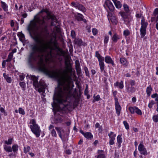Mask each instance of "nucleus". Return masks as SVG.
I'll return each mask as SVG.
<instances>
[{
	"label": "nucleus",
	"instance_id": "2f4dec72",
	"mask_svg": "<svg viewBox=\"0 0 158 158\" xmlns=\"http://www.w3.org/2000/svg\"><path fill=\"white\" fill-rule=\"evenodd\" d=\"M110 139H115L116 136V134L114 133L113 132L110 131L108 134Z\"/></svg>",
	"mask_w": 158,
	"mask_h": 158
},
{
	"label": "nucleus",
	"instance_id": "37998d69",
	"mask_svg": "<svg viewBox=\"0 0 158 158\" xmlns=\"http://www.w3.org/2000/svg\"><path fill=\"white\" fill-rule=\"evenodd\" d=\"M19 114L22 115H24L25 114L24 110L22 108H19Z\"/></svg>",
	"mask_w": 158,
	"mask_h": 158
},
{
	"label": "nucleus",
	"instance_id": "423d86ee",
	"mask_svg": "<svg viewBox=\"0 0 158 158\" xmlns=\"http://www.w3.org/2000/svg\"><path fill=\"white\" fill-rule=\"evenodd\" d=\"M118 14L120 15L122 19L125 22L128 21V19H129L130 14L124 11H120Z\"/></svg>",
	"mask_w": 158,
	"mask_h": 158
},
{
	"label": "nucleus",
	"instance_id": "0e129e2a",
	"mask_svg": "<svg viewBox=\"0 0 158 158\" xmlns=\"http://www.w3.org/2000/svg\"><path fill=\"white\" fill-rule=\"evenodd\" d=\"M100 126V124L98 123H96L95 125V127L96 128H98Z\"/></svg>",
	"mask_w": 158,
	"mask_h": 158
},
{
	"label": "nucleus",
	"instance_id": "72a5a7b5",
	"mask_svg": "<svg viewBox=\"0 0 158 158\" xmlns=\"http://www.w3.org/2000/svg\"><path fill=\"white\" fill-rule=\"evenodd\" d=\"M136 107H130L129 108V110L130 112L132 114L134 113L135 112V109L136 108Z\"/></svg>",
	"mask_w": 158,
	"mask_h": 158
},
{
	"label": "nucleus",
	"instance_id": "c756f323",
	"mask_svg": "<svg viewBox=\"0 0 158 158\" xmlns=\"http://www.w3.org/2000/svg\"><path fill=\"white\" fill-rule=\"evenodd\" d=\"M95 56L98 58V61L104 59V58L100 55L98 51H96L95 52Z\"/></svg>",
	"mask_w": 158,
	"mask_h": 158
},
{
	"label": "nucleus",
	"instance_id": "aec40b11",
	"mask_svg": "<svg viewBox=\"0 0 158 158\" xmlns=\"http://www.w3.org/2000/svg\"><path fill=\"white\" fill-rule=\"evenodd\" d=\"M74 17L75 19L78 21H81L82 20V18H83V15L80 13H77V15H75Z\"/></svg>",
	"mask_w": 158,
	"mask_h": 158
},
{
	"label": "nucleus",
	"instance_id": "ddd939ff",
	"mask_svg": "<svg viewBox=\"0 0 158 158\" xmlns=\"http://www.w3.org/2000/svg\"><path fill=\"white\" fill-rule=\"evenodd\" d=\"M105 60L106 63L111 64L113 65H114V62L110 56H106L105 58Z\"/></svg>",
	"mask_w": 158,
	"mask_h": 158
},
{
	"label": "nucleus",
	"instance_id": "a19ab883",
	"mask_svg": "<svg viewBox=\"0 0 158 158\" xmlns=\"http://www.w3.org/2000/svg\"><path fill=\"white\" fill-rule=\"evenodd\" d=\"M19 85L20 86L23 88V90H25V83L24 82H20L19 83Z\"/></svg>",
	"mask_w": 158,
	"mask_h": 158
},
{
	"label": "nucleus",
	"instance_id": "1a4fd4ad",
	"mask_svg": "<svg viewBox=\"0 0 158 158\" xmlns=\"http://www.w3.org/2000/svg\"><path fill=\"white\" fill-rule=\"evenodd\" d=\"M105 4L108 7L110 10L111 11H114V7L112 2L109 0H107L105 2Z\"/></svg>",
	"mask_w": 158,
	"mask_h": 158
},
{
	"label": "nucleus",
	"instance_id": "c03bdc74",
	"mask_svg": "<svg viewBox=\"0 0 158 158\" xmlns=\"http://www.w3.org/2000/svg\"><path fill=\"white\" fill-rule=\"evenodd\" d=\"M123 123L126 129L127 130L128 129H129V126L127 122L126 121H124L123 122Z\"/></svg>",
	"mask_w": 158,
	"mask_h": 158
},
{
	"label": "nucleus",
	"instance_id": "052dcab7",
	"mask_svg": "<svg viewBox=\"0 0 158 158\" xmlns=\"http://www.w3.org/2000/svg\"><path fill=\"white\" fill-rule=\"evenodd\" d=\"M84 93L85 95H88V89H85L84 91Z\"/></svg>",
	"mask_w": 158,
	"mask_h": 158
},
{
	"label": "nucleus",
	"instance_id": "9d476101",
	"mask_svg": "<svg viewBox=\"0 0 158 158\" xmlns=\"http://www.w3.org/2000/svg\"><path fill=\"white\" fill-rule=\"evenodd\" d=\"M108 15L109 17H108V19H110L111 21L115 24H116L117 22V20L114 15H113L112 13H109Z\"/></svg>",
	"mask_w": 158,
	"mask_h": 158
},
{
	"label": "nucleus",
	"instance_id": "c9c22d12",
	"mask_svg": "<svg viewBox=\"0 0 158 158\" xmlns=\"http://www.w3.org/2000/svg\"><path fill=\"white\" fill-rule=\"evenodd\" d=\"M151 97L152 98H155V101L156 102V103H158V94L155 93L152 94Z\"/></svg>",
	"mask_w": 158,
	"mask_h": 158
},
{
	"label": "nucleus",
	"instance_id": "13d9d810",
	"mask_svg": "<svg viewBox=\"0 0 158 158\" xmlns=\"http://www.w3.org/2000/svg\"><path fill=\"white\" fill-rule=\"evenodd\" d=\"M6 64V62L4 60H3L2 63V65L3 68L5 67Z\"/></svg>",
	"mask_w": 158,
	"mask_h": 158
},
{
	"label": "nucleus",
	"instance_id": "a878e982",
	"mask_svg": "<svg viewBox=\"0 0 158 158\" xmlns=\"http://www.w3.org/2000/svg\"><path fill=\"white\" fill-rule=\"evenodd\" d=\"M123 7L125 11L124 12L130 14L131 13L130 12L129 6L127 4H124L123 5Z\"/></svg>",
	"mask_w": 158,
	"mask_h": 158
},
{
	"label": "nucleus",
	"instance_id": "bb28decb",
	"mask_svg": "<svg viewBox=\"0 0 158 158\" xmlns=\"http://www.w3.org/2000/svg\"><path fill=\"white\" fill-rule=\"evenodd\" d=\"M19 38L20 40L22 42H23L25 40L24 35L21 32L19 33L18 35Z\"/></svg>",
	"mask_w": 158,
	"mask_h": 158
},
{
	"label": "nucleus",
	"instance_id": "9b49d317",
	"mask_svg": "<svg viewBox=\"0 0 158 158\" xmlns=\"http://www.w3.org/2000/svg\"><path fill=\"white\" fill-rule=\"evenodd\" d=\"M74 42L75 44H77L79 46H85L86 45V44L84 42L82 41L81 39H75Z\"/></svg>",
	"mask_w": 158,
	"mask_h": 158
},
{
	"label": "nucleus",
	"instance_id": "cd10ccee",
	"mask_svg": "<svg viewBox=\"0 0 158 158\" xmlns=\"http://www.w3.org/2000/svg\"><path fill=\"white\" fill-rule=\"evenodd\" d=\"M119 39L118 35L116 34H115L112 38V40L113 42L116 43L118 40Z\"/></svg>",
	"mask_w": 158,
	"mask_h": 158
},
{
	"label": "nucleus",
	"instance_id": "de8ad7c7",
	"mask_svg": "<svg viewBox=\"0 0 158 158\" xmlns=\"http://www.w3.org/2000/svg\"><path fill=\"white\" fill-rule=\"evenodd\" d=\"M93 35H95L97 33L98 30L96 28H93L92 31Z\"/></svg>",
	"mask_w": 158,
	"mask_h": 158
},
{
	"label": "nucleus",
	"instance_id": "f704fd0d",
	"mask_svg": "<svg viewBox=\"0 0 158 158\" xmlns=\"http://www.w3.org/2000/svg\"><path fill=\"white\" fill-rule=\"evenodd\" d=\"M94 99L93 101V102H94L96 101H98L100 99V98L99 95H97L96 96H95V95H94Z\"/></svg>",
	"mask_w": 158,
	"mask_h": 158
},
{
	"label": "nucleus",
	"instance_id": "f8f14e48",
	"mask_svg": "<svg viewBox=\"0 0 158 158\" xmlns=\"http://www.w3.org/2000/svg\"><path fill=\"white\" fill-rule=\"evenodd\" d=\"M49 129L50 131V132L52 136L56 137L57 135L56 131L54 129V126L52 125H50L49 127Z\"/></svg>",
	"mask_w": 158,
	"mask_h": 158
},
{
	"label": "nucleus",
	"instance_id": "6e6552de",
	"mask_svg": "<svg viewBox=\"0 0 158 158\" xmlns=\"http://www.w3.org/2000/svg\"><path fill=\"white\" fill-rule=\"evenodd\" d=\"M115 105L116 113L118 116H119L120 114L121 107L119 105L118 101H117V99L116 98L115 99Z\"/></svg>",
	"mask_w": 158,
	"mask_h": 158
},
{
	"label": "nucleus",
	"instance_id": "3c124183",
	"mask_svg": "<svg viewBox=\"0 0 158 158\" xmlns=\"http://www.w3.org/2000/svg\"><path fill=\"white\" fill-rule=\"evenodd\" d=\"M84 69L86 75L87 76L89 77V73L87 68V67H85V68Z\"/></svg>",
	"mask_w": 158,
	"mask_h": 158
},
{
	"label": "nucleus",
	"instance_id": "412c9836",
	"mask_svg": "<svg viewBox=\"0 0 158 158\" xmlns=\"http://www.w3.org/2000/svg\"><path fill=\"white\" fill-rule=\"evenodd\" d=\"M117 142L118 144V146L119 148H120L121 146V144L123 142V139L121 137V135H118L117 138Z\"/></svg>",
	"mask_w": 158,
	"mask_h": 158
},
{
	"label": "nucleus",
	"instance_id": "8fccbe9b",
	"mask_svg": "<svg viewBox=\"0 0 158 158\" xmlns=\"http://www.w3.org/2000/svg\"><path fill=\"white\" fill-rule=\"evenodd\" d=\"M109 39V37L108 36H106L105 37L104 40V43L105 44H106L107 43L108 40Z\"/></svg>",
	"mask_w": 158,
	"mask_h": 158
},
{
	"label": "nucleus",
	"instance_id": "39448f33",
	"mask_svg": "<svg viewBox=\"0 0 158 158\" xmlns=\"http://www.w3.org/2000/svg\"><path fill=\"white\" fill-rule=\"evenodd\" d=\"M138 149L140 154L144 155H147V150L143 144H140L139 145Z\"/></svg>",
	"mask_w": 158,
	"mask_h": 158
},
{
	"label": "nucleus",
	"instance_id": "680f3d73",
	"mask_svg": "<svg viewBox=\"0 0 158 158\" xmlns=\"http://www.w3.org/2000/svg\"><path fill=\"white\" fill-rule=\"evenodd\" d=\"M66 153L67 154H71V151L70 150H68L66 151Z\"/></svg>",
	"mask_w": 158,
	"mask_h": 158
},
{
	"label": "nucleus",
	"instance_id": "e2e57ef3",
	"mask_svg": "<svg viewBox=\"0 0 158 158\" xmlns=\"http://www.w3.org/2000/svg\"><path fill=\"white\" fill-rule=\"evenodd\" d=\"M154 13L155 14H158V8H156L154 11Z\"/></svg>",
	"mask_w": 158,
	"mask_h": 158
},
{
	"label": "nucleus",
	"instance_id": "a18cd8bd",
	"mask_svg": "<svg viewBox=\"0 0 158 158\" xmlns=\"http://www.w3.org/2000/svg\"><path fill=\"white\" fill-rule=\"evenodd\" d=\"M71 36L73 38H74L76 36V34L75 31L72 30L71 31Z\"/></svg>",
	"mask_w": 158,
	"mask_h": 158
},
{
	"label": "nucleus",
	"instance_id": "b1692460",
	"mask_svg": "<svg viewBox=\"0 0 158 158\" xmlns=\"http://www.w3.org/2000/svg\"><path fill=\"white\" fill-rule=\"evenodd\" d=\"M146 28H141L140 29V35L142 37H144L146 33Z\"/></svg>",
	"mask_w": 158,
	"mask_h": 158
},
{
	"label": "nucleus",
	"instance_id": "c85d7f7f",
	"mask_svg": "<svg viewBox=\"0 0 158 158\" xmlns=\"http://www.w3.org/2000/svg\"><path fill=\"white\" fill-rule=\"evenodd\" d=\"M116 7L117 8H120L122 7V4L119 1H117L114 2Z\"/></svg>",
	"mask_w": 158,
	"mask_h": 158
},
{
	"label": "nucleus",
	"instance_id": "49530a36",
	"mask_svg": "<svg viewBox=\"0 0 158 158\" xmlns=\"http://www.w3.org/2000/svg\"><path fill=\"white\" fill-rule=\"evenodd\" d=\"M123 34L125 36H127L130 34V32L128 30H126L124 31Z\"/></svg>",
	"mask_w": 158,
	"mask_h": 158
},
{
	"label": "nucleus",
	"instance_id": "7c9ffc66",
	"mask_svg": "<svg viewBox=\"0 0 158 158\" xmlns=\"http://www.w3.org/2000/svg\"><path fill=\"white\" fill-rule=\"evenodd\" d=\"M55 129L56 130L57 133L58 134L60 137L61 139H62V135L61 133V129L60 127H55Z\"/></svg>",
	"mask_w": 158,
	"mask_h": 158
},
{
	"label": "nucleus",
	"instance_id": "f03ea898",
	"mask_svg": "<svg viewBox=\"0 0 158 158\" xmlns=\"http://www.w3.org/2000/svg\"><path fill=\"white\" fill-rule=\"evenodd\" d=\"M26 77L27 78H29L33 81V85L35 88H38V91L39 92L44 93V92L45 86L44 82L40 81L38 83V78L35 76L27 75Z\"/></svg>",
	"mask_w": 158,
	"mask_h": 158
},
{
	"label": "nucleus",
	"instance_id": "393cba45",
	"mask_svg": "<svg viewBox=\"0 0 158 158\" xmlns=\"http://www.w3.org/2000/svg\"><path fill=\"white\" fill-rule=\"evenodd\" d=\"M152 90V89L151 85H150L147 88L146 92L148 96H149L150 95Z\"/></svg>",
	"mask_w": 158,
	"mask_h": 158
},
{
	"label": "nucleus",
	"instance_id": "603ef678",
	"mask_svg": "<svg viewBox=\"0 0 158 158\" xmlns=\"http://www.w3.org/2000/svg\"><path fill=\"white\" fill-rule=\"evenodd\" d=\"M13 56V54L12 52L10 53L8 56V58L11 60Z\"/></svg>",
	"mask_w": 158,
	"mask_h": 158
},
{
	"label": "nucleus",
	"instance_id": "4d7b16f0",
	"mask_svg": "<svg viewBox=\"0 0 158 158\" xmlns=\"http://www.w3.org/2000/svg\"><path fill=\"white\" fill-rule=\"evenodd\" d=\"M135 81L132 80H131L130 82V84L131 86H134L135 84Z\"/></svg>",
	"mask_w": 158,
	"mask_h": 158
},
{
	"label": "nucleus",
	"instance_id": "7ed1b4c3",
	"mask_svg": "<svg viewBox=\"0 0 158 158\" xmlns=\"http://www.w3.org/2000/svg\"><path fill=\"white\" fill-rule=\"evenodd\" d=\"M31 124L30 127L32 132L36 135L37 137H38L40 135L41 130L39 127L36 124L34 119L31 120L29 122Z\"/></svg>",
	"mask_w": 158,
	"mask_h": 158
},
{
	"label": "nucleus",
	"instance_id": "f3484780",
	"mask_svg": "<svg viewBox=\"0 0 158 158\" xmlns=\"http://www.w3.org/2000/svg\"><path fill=\"white\" fill-rule=\"evenodd\" d=\"M148 24V23L147 22L145 21L144 19L143 18L142 19L141 22V27L146 28Z\"/></svg>",
	"mask_w": 158,
	"mask_h": 158
},
{
	"label": "nucleus",
	"instance_id": "4468645a",
	"mask_svg": "<svg viewBox=\"0 0 158 158\" xmlns=\"http://www.w3.org/2000/svg\"><path fill=\"white\" fill-rule=\"evenodd\" d=\"M121 63L123 64L125 67H127L128 65V62L127 60L124 58H121L120 59Z\"/></svg>",
	"mask_w": 158,
	"mask_h": 158
},
{
	"label": "nucleus",
	"instance_id": "f257e3e1",
	"mask_svg": "<svg viewBox=\"0 0 158 158\" xmlns=\"http://www.w3.org/2000/svg\"><path fill=\"white\" fill-rule=\"evenodd\" d=\"M43 12L47 13L48 19H51V25L55 26L56 32L60 31L56 26L58 22L55 16L50 14L47 9H42L35 16L34 19L30 22L27 27L30 36L36 43L31 46V52L28 56L29 61L31 63H37L39 70L49 77L57 78L58 83H71L72 80L71 76L73 71L71 66L67 64L59 75L56 71L48 70L44 61V58L47 61L53 57L52 51L54 50V48L52 44L56 47V36H54V41L52 38L49 39L50 36L48 23L44 21V17L40 15Z\"/></svg>",
	"mask_w": 158,
	"mask_h": 158
},
{
	"label": "nucleus",
	"instance_id": "dca6fc26",
	"mask_svg": "<svg viewBox=\"0 0 158 158\" xmlns=\"http://www.w3.org/2000/svg\"><path fill=\"white\" fill-rule=\"evenodd\" d=\"M104 59L98 61L99 65L101 72H102L104 69L105 64L104 62Z\"/></svg>",
	"mask_w": 158,
	"mask_h": 158
},
{
	"label": "nucleus",
	"instance_id": "09e8293b",
	"mask_svg": "<svg viewBox=\"0 0 158 158\" xmlns=\"http://www.w3.org/2000/svg\"><path fill=\"white\" fill-rule=\"evenodd\" d=\"M115 139H110L109 144L110 145H112L114 143V141Z\"/></svg>",
	"mask_w": 158,
	"mask_h": 158
},
{
	"label": "nucleus",
	"instance_id": "2eb2a0df",
	"mask_svg": "<svg viewBox=\"0 0 158 158\" xmlns=\"http://www.w3.org/2000/svg\"><path fill=\"white\" fill-rule=\"evenodd\" d=\"M123 82L121 81L120 82L116 81L114 84L115 86L118 87L120 89H123L124 87Z\"/></svg>",
	"mask_w": 158,
	"mask_h": 158
},
{
	"label": "nucleus",
	"instance_id": "4be33fe9",
	"mask_svg": "<svg viewBox=\"0 0 158 158\" xmlns=\"http://www.w3.org/2000/svg\"><path fill=\"white\" fill-rule=\"evenodd\" d=\"M103 152V150H98V152L99 154L97 156V158H106V156L104 154H101V153Z\"/></svg>",
	"mask_w": 158,
	"mask_h": 158
},
{
	"label": "nucleus",
	"instance_id": "473e14b6",
	"mask_svg": "<svg viewBox=\"0 0 158 158\" xmlns=\"http://www.w3.org/2000/svg\"><path fill=\"white\" fill-rule=\"evenodd\" d=\"M18 148L19 146L18 145L16 144L13 145L12 148V151L14 152H17L18 150Z\"/></svg>",
	"mask_w": 158,
	"mask_h": 158
},
{
	"label": "nucleus",
	"instance_id": "a211bd4d",
	"mask_svg": "<svg viewBox=\"0 0 158 158\" xmlns=\"http://www.w3.org/2000/svg\"><path fill=\"white\" fill-rule=\"evenodd\" d=\"M3 77L6 81L9 83H11L12 81L11 78L9 76L8 74H6V73L3 74Z\"/></svg>",
	"mask_w": 158,
	"mask_h": 158
},
{
	"label": "nucleus",
	"instance_id": "864d4df0",
	"mask_svg": "<svg viewBox=\"0 0 158 158\" xmlns=\"http://www.w3.org/2000/svg\"><path fill=\"white\" fill-rule=\"evenodd\" d=\"M19 79H20V80L22 81H23L24 80V77H25L24 75H20L19 76Z\"/></svg>",
	"mask_w": 158,
	"mask_h": 158
},
{
	"label": "nucleus",
	"instance_id": "ea45409f",
	"mask_svg": "<svg viewBox=\"0 0 158 158\" xmlns=\"http://www.w3.org/2000/svg\"><path fill=\"white\" fill-rule=\"evenodd\" d=\"M152 119L153 121L156 123L158 122V114L157 115H154L153 116Z\"/></svg>",
	"mask_w": 158,
	"mask_h": 158
},
{
	"label": "nucleus",
	"instance_id": "5fc2aeb1",
	"mask_svg": "<svg viewBox=\"0 0 158 158\" xmlns=\"http://www.w3.org/2000/svg\"><path fill=\"white\" fill-rule=\"evenodd\" d=\"M86 28L88 32H91L90 28L91 27L90 26H87L86 27Z\"/></svg>",
	"mask_w": 158,
	"mask_h": 158
},
{
	"label": "nucleus",
	"instance_id": "338daca9",
	"mask_svg": "<svg viewBox=\"0 0 158 158\" xmlns=\"http://www.w3.org/2000/svg\"><path fill=\"white\" fill-rule=\"evenodd\" d=\"M22 16L23 18H25L27 16V14L26 13H24L22 15Z\"/></svg>",
	"mask_w": 158,
	"mask_h": 158
},
{
	"label": "nucleus",
	"instance_id": "5701e85b",
	"mask_svg": "<svg viewBox=\"0 0 158 158\" xmlns=\"http://www.w3.org/2000/svg\"><path fill=\"white\" fill-rule=\"evenodd\" d=\"M3 148L5 151L7 152H10L12 151V148L10 146L5 145L4 146Z\"/></svg>",
	"mask_w": 158,
	"mask_h": 158
},
{
	"label": "nucleus",
	"instance_id": "6e6d98bb",
	"mask_svg": "<svg viewBox=\"0 0 158 158\" xmlns=\"http://www.w3.org/2000/svg\"><path fill=\"white\" fill-rule=\"evenodd\" d=\"M9 156H10V158H12L13 157H15L16 154L15 153H10L9 155Z\"/></svg>",
	"mask_w": 158,
	"mask_h": 158
},
{
	"label": "nucleus",
	"instance_id": "79ce46f5",
	"mask_svg": "<svg viewBox=\"0 0 158 158\" xmlns=\"http://www.w3.org/2000/svg\"><path fill=\"white\" fill-rule=\"evenodd\" d=\"M155 102L153 100H151L149 103L148 105V107L150 108H151L152 107V106L154 104Z\"/></svg>",
	"mask_w": 158,
	"mask_h": 158
},
{
	"label": "nucleus",
	"instance_id": "69168bd1",
	"mask_svg": "<svg viewBox=\"0 0 158 158\" xmlns=\"http://www.w3.org/2000/svg\"><path fill=\"white\" fill-rule=\"evenodd\" d=\"M91 73L92 74L94 75L96 73L94 69H92L91 70Z\"/></svg>",
	"mask_w": 158,
	"mask_h": 158
},
{
	"label": "nucleus",
	"instance_id": "6ab92c4d",
	"mask_svg": "<svg viewBox=\"0 0 158 158\" xmlns=\"http://www.w3.org/2000/svg\"><path fill=\"white\" fill-rule=\"evenodd\" d=\"M1 7L3 9L4 11L6 12L8 11V6L6 4V3L3 2L1 1Z\"/></svg>",
	"mask_w": 158,
	"mask_h": 158
},
{
	"label": "nucleus",
	"instance_id": "58836bf2",
	"mask_svg": "<svg viewBox=\"0 0 158 158\" xmlns=\"http://www.w3.org/2000/svg\"><path fill=\"white\" fill-rule=\"evenodd\" d=\"M135 112L137 114L139 115H141L142 114V111L137 107H136V108L135 109Z\"/></svg>",
	"mask_w": 158,
	"mask_h": 158
},
{
	"label": "nucleus",
	"instance_id": "774afa93",
	"mask_svg": "<svg viewBox=\"0 0 158 158\" xmlns=\"http://www.w3.org/2000/svg\"><path fill=\"white\" fill-rule=\"evenodd\" d=\"M157 22L156 24V29L158 30V16L157 19Z\"/></svg>",
	"mask_w": 158,
	"mask_h": 158
},
{
	"label": "nucleus",
	"instance_id": "0eeeda50",
	"mask_svg": "<svg viewBox=\"0 0 158 158\" xmlns=\"http://www.w3.org/2000/svg\"><path fill=\"white\" fill-rule=\"evenodd\" d=\"M80 133L82 134L85 137L89 140L92 139L93 137L92 134L89 132H84L82 130H80Z\"/></svg>",
	"mask_w": 158,
	"mask_h": 158
},
{
	"label": "nucleus",
	"instance_id": "4c0bfd02",
	"mask_svg": "<svg viewBox=\"0 0 158 158\" xmlns=\"http://www.w3.org/2000/svg\"><path fill=\"white\" fill-rule=\"evenodd\" d=\"M30 147L29 146H27V147H24L23 149V152L25 153H27L29 152L30 150Z\"/></svg>",
	"mask_w": 158,
	"mask_h": 158
},
{
	"label": "nucleus",
	"instance_id": "20e7f679",
	"mask_svg": "<svg viewBox=\"0 0 158 158\" xmlns=\"http://www.w3.org/2000/svg\"><path fill=\"white\" fill-rule=\"evenodd\" d=\"M71 5L79 10L84 12L85 11V8L81 4H80L77 2H72Z\"/></svg>",
	"mask_w": 158,
	"mask_h": 158
},
{
	"label": "nucleus",
	"instance_id": "e433bc0d",
	"mask_svg": "<svg viewBox=\"0 0 158 158\" xmlns=\"http://www.w3.org/2000/svg\"><path fill=\"white\" fill-rule=\"evenodd\" d=\"M13 140V138H9L8 139V140L5 141V143L7 145H10L12 144Z\"/></svg>",
	"mask_w": 158,
	"mask_h": 158
},
{
	"label": "nucleus",
	"instance_id": "bf43d9fd",
	"mask_svg": "<svg viewBox=\"0 0 158 158\" xmlns=\"http://www.w3.org/2000/svg\"><path fill=\"white\" fill-rule=\"evenodd\" d=\"M117 92L116 91H114L113 92V94L114 95V100L115 101V99L116 98L117 99V101H118V99L117 97H116V94Z\"/></svg>",
	"mask_w": 158,
	"mask_h": 158
}]
</instances>
